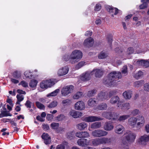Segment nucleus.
I'll use <instances>...</instances> for the list:
<instances>
[{
    "label": "nucleus",
    "mask_w": 149,
    "mask_h": 149,
    "mask_svg": "<svg viewBox=\"0 0 149 149\" xmlns=\"http://www.w3.org/2000/svg\"><path fill=\"white\" fill-rule=\"evenodd\" d=\"M57 104V102L56 101H54L50 103L48 107L49 108H54L56 106Z\"/></svg>",
    "instance_id": "8fccbe9b"
},
{
    "label": "nucleus",
    "mask_w": 149,
    "mask_h": 149,
    "mask_svg": "<svg viewBox=\"0 0 149 149\" xmlns=\"http://www.w3.org/2000/svg\"><path fill=\"white\" fill-rule=\"evenodd\" d=\"M92 75L91 72H87L83 74L81 76L80 79L81 80L85 81L90 79L91 76Z\"/></svg>",
    "instance_id": "ddd939ff"
},
{
    "label": "nucleus",
    "mask_w": 149,
    "mask_h": 149,
    "mask_svg": "<svg viewBox=\"0 0 149 149\" xmlns=\"http://www.w3.org/2000/svg\"><path fill=\"white\" fill-rule=\"evenodd\" d=\"M118 93V90L117 89H114L110 91L109 92L108 95L109 97H111V96L116 95Z\"/></svg>",
    "instance_id": "c9c22d12"
},
{
    "label": "nucleus",
    "mask_w": 149,
    "mask_h": 149,
    "mask_svg": "<svg viewBox=\"0 0 149 149\" xmlns=\"http://www.w3.org/2000/svg\"><path fill=\"white\" fill-rule=\"evenodd\" d=\"M107 104L105 103H102L98 106V108L100 110H106L107 108Z\"/></svg>",
    "instance_id": "4c0bfd02"
},
{
    "label": "nucleus",
    "mask_w": 149,
    "mask_h": 149,
    "mask_svg": "<svg viewBox=\"0 0 149 149\" xmlns=\"http://www.w3.org/2000/svg\"><path fill=\"white\" fill-rule=\"evenodd\" d=\"M121 72L124 76L126 75L127 73V67L126 65L124 66L122 68Z\"/></svg>",
    "instance_id": "49530a36"
},
{
    "label": "nucleus",
    "mask_w": 149,
    "mask_h": 149,
    "mask_svg": "<svg viewBox=\"0 0 149 149\" xmlns=\"http://www.w3.org/2000/svg\"><path fill=\"white\" fill-rule=\"evenodd\" d=\"M93 39L91 38L90 37L85 40L84 44L85 46L89 47H92L93 45Z\"/></svg>",
    "instance_id": "a211bd4d"
},
{
    "label": "nucleus",
    "mask_w": 149,
    "mask_h": 149,
    "mask_svg": "<svg viewBox=\"0 0 149 149\" xmlns=\"http://www.w3.org/2000/svg\"><path fill=\"white\" fill-rule=\"evenodd\" d=\"M104 71L102 69H94L91 71L92 75L94 74L96 77H100L102 76L104 73Z\"/></svg>",
    "instance_id": "f8f14e48"
},
{
    "label": "nucleus",
    "mask_w": 149,
    "mask_h": 149,
    "mask_svg": "<svg viewBox=\"0 0 149 149\" xmlns=\"http://www.w3.org/2000/svg\"><path fill=\"white\" fill-rule=\"evenodd\" d=\"M65 116L63 114H60L57 117V120L59 121H61L65 118Z\"/></svg>",
    "instance_id": "69168bd1"
},
{
    "label": "nucleus",
    "mask_w": 149,
    "mask_h": 149,
    "mask_svg": "<svg viewBox=\"0 0 149 149\" xmlns=\"http://www.w3.org/2000/svg\"><path fill=\"white\" fill-rule=\"evenodd\" d=\"M37 82V81L36 80H31L29 84V85L31 88L35 87L36 86Z\"/></svg>",
    "instance_id": "ea45409f"
},
{
    "label": "nucleus",
    "mask_w": 149,
    "mask_h": 149,
    "mask_svg": "<svg viewBox=\"0 0 149 149\" xmlns=\"http://www.w3.org/2000/svg\"><path fill=\"white\" fill-rule=\"evenodd\" d=\"M141 2L143 3L139 6V9H143L147 8L148 7L147 3H149V0H141Z\"/></svg>",
    "instance_id": "bb28decb"
},
{
    "label": "nucleus",
    "mask_w": 149,
    "mask_h": 149,
    "mask_svg": "<svg viewBox=\"0 0 149 149\" xmlns=\"http://www.w3.org/2000/svg\"><path fill=\"white\" fill-rule=\"evenodd\" d=\"M19 84L22 85L23 87L25 88L27 87L28 86L27 83L26 81H21L20 83Z\"/></svg>",
    "instance_id": "0e129e2a"
},
{
    "label": "nucleus",
    "mask_w": 149,
    "mask_h": 149,
    "mask_svg": "<svg viewBox=\"0 0 149 149\" xmlns=\"http://www.w3.org/2000/svg\"><path fill=\"white\" fill-rule=\"evenodd\" d=\"M82 94L83 93L81 92H77L73 96V98L74 99H78L79 98L81 97Z\"/></svg>",
    "instance_id": "c03bdc74"
},
{
    "label": "nucleus",
    "mask_w": 149,
    "mask_h": 149,
    "mask_svg": "<svg viewBox=\"0 0 149 149\" xmlns=\"http://www.w3.org/2000/svg\"><path fill=\"white\" fill-rule=\"evenodd\" d=\"M130 105L129 103H124L123 110L128 109L130 108Z\"/></svg>",
    "instance_id": "6e6d98bb"
},
{
    "label": "nucleus",
    "mask_w": 149,
    "mask_h": 149,
    "mask_svg": "<svg viewBox=\"0 0 149 149\" xmlns=\"http://www.w3.org/2000/svg\"><path fill=\"white\" fill-rule=\"evenodd\" d=\"M88 104L90 107H93L96 104V102L94 98H90L88 101Z\"/></svg>",
    "instance_id": "7c9ffc66"
},
{
    "label": "nucleus",
    "mask_w": 149,
    "mask_h": 149,
    "mask_svg": "<svg viewBox=\"0 0 149 149\" xmlns=\"http://www.w3.org/2000/svg\"><path fill=\"white\" fill-rule=\"evenodd\" d=\"M44 81L47 85L48 88L51 87L55 84L54 82L51 79Z\"/></svg>",
    "instance_id": "f704fd0d"
},
{
    "label": "nucleus",
    "mask_w": 149,
    "mask_h": 149,
    "mask_svg": "<svg viewBox=\"0 0 149 149\" xmlns=\"http://www.w3.org/2000/svg\"><path fill=\"white\" fill-rule=\"evenodd\" d=\"M132 91H127L124 92L123 94L124 97L126 99H129L132 97Z\"/></svg>",
    "instance_id": "b1692460"
},
{
    "label": "nucleus",
    "mask_w": 149,
    "mask_h": 149,
    "mask_svg": "<svg viewBox=\"0 0 149 149\" xmlns=\"http://www.w3.org/2000/svg\"><path fill=\"white\" fill-rule=\"evenodd\" d=\"M82 56V53L80 50H75L73 51L70 55V62L72 64L76 62V60L73 61L72 60L75 59H80Z\"/></svg>",
    "instance_id": "20e7f679"
},
{
    "label": "nucleus",
    "mask_w": 149,
    "mask_h": 149,
    "mask_svg": "<svg viewBox=\"0 0 149 149\" xmlns=\"http://www.w3.org/2000/svg\"><path fill=\"white\" fill-rule=\"evenodd\" d=\"M65 145L63 143L58 145L56 148V149H65Z\"/></svg>",
    "instance_id": "680f3d73"
},
{
    "label": "nucleus",
    "mask_w": 149,
    "mask_h": 149,
    "mask_svg": "<svg viewBox=\"0 0 149 149\" xmlns=\"http://www.w3.org/2000/svg\"><path fill=\"white\" fill-rule=\"evenodd\" d=\"M71 100L69 99L64 100L61 102L62 104L64 106L69 105L71 104Z\"/></svg>",
    "instance_id": "58836bf2"
},
{
    "label": "nucleus",
    "mask_w": 149,
    "mask_h": 149,
    "mask_svg": "<svg viewBox=\"0 0 149 149\" xmlns=\"http://www.w3.org/2000/svg\"><path fill=\"white\" fill-rule=\"evenodd\" d=\"M128 122L129 124L130 125H135L136 124V117H131L128 119Z\"/></svg>",
    "instance_id": "c756f323"
},
{
    "label": "nucleus",
    "mask_w": 149,
    "mask_h": 149,
    "mask_svg": "<svg viewBox=\"0 0 149 149\" xmlns=\"http://www.w3.org/2000/svg\"><path fill=\"white\" fill-rule=\"evenodd\" d=\"M110 112H104L102 113V116L109 120H110Z\"/></svg>",
    "instance_id": "79ce46f5"
},
{
    "label": "nucleus",
    "mask_w": 149,
    "mask_h": 149,
    "mask_svg": "<svg viewBox=\"0 0 149 149\" xmlns=\"http://www.w3.org/2000/svg\"><path fill=\"white\" fill-rule=\"evenodd\" d=\"M120 149H128V142L125 139H122V143L120 146Z\"/></svg>",
    "instance_id": "c85d7f7f"
},
{
    "label": "nucleus",
    "mask_w": 149,
    "mask_h": 149,
    "mask_svg": "<svg viewBox=\"0 0 149 149\" xmlns=\"http://www.w3.org/2000/svg\"><path fill=\"white\" fill-rule=\"evenodd\" d=\"M32 103L29 100L26 101V103L25 104V105L28 108H30L31 107V104Z\"/></svg>",
    "instance_id": "774afa93"
},
{
    "label": "nucleus",
    "mask_w": 149,
    "mask_h": 149,
    "mask_svg": "<svg viewBox=\"0 0 149 149\" xmlns=\"http://www.w3.org/2000/svg\"><path fill=\"white\" fill-rule=\"evenodd\" d=\"M74 88V86L72 85L64 87L61 89V94L63 96H67L72 92Z\"/></svg>",
    "instance_id": "423d86ee"
},
{
    "label": "nucleus",
    "mask_w": 149,
    "mask_h": 149,
    "mask_svg": "<svg viewBox=\"0 0 149 149\" xmlns=\"http://www.w3.org/2000/svg\"><path fill=\"white\" fill-rule=\"evenodd\" d=\"M107 9L108 11L110 13H112L113 11L115 10V13H114V15H116L118 12V9L116 8H112L109 6H107Z\"/></svg>",
    "instance_id": "72a5a7b5"
},
{
    "label": "nucleus",
    "mask_w": 149,
    "mask_h": 149,
    "mask_svg": "<svg viewBox=\"0 0 149 149\" xmlns=\"http://www.w3.org/2000/svg\"><path fill=\"white\" fill-rule=\"evenodd\" d=\"M59 91V90L58 89H56L54 91L51 93H50L47 96H55L57 95V93H58Z\"/></svg>",
    "instance_id": "09e8293b"
},
{
    "label": "nucleus",
    "mask_w": 149,
    "mask_h": 149,
    "mask_svg": "<svg viewBox=\"0 0 149 149\" xmlns=\"http://www.w3.org/2000/svg\"><path fill=\"white\" fill-rule=\"evenodd\" d=\"M101 126V123L100 122H96L92 123L91 125V128L93 129H97Z\"/></svg>",
    "instance_id": "cd10ccee"
},
{
    "label": "nucleus",
    "mask_w": 149,
    "mask_h": 149,
    "mask_svg": "<svg viewBox=\"0 0 149 149\" xmlns=\"http://www.w3.org/2000/svg\"><path fill=\"white\" fill-rule=\"evenodd\" d=\"M97 90L95 89H94L89 91L87 93V95L88 97H92L95 94Z\"/></svg>",
    "instance_id": "e433bc0d"
},
{
    "label": "nucleus",
    "mask_w": 149,
    "mask_h": 149,
    "mask_svg": "<svg viewBox=\"0 0 149 149\" xmlns=\"http://www.w3.org/2000/svg\"><path fill=\"white\" fill-rule=\"evenodd\" d=\"M40 86L41 88H42L47 89L48 88L47 85L46 84V83L44 81H42L40 84Z\"/></svg>",
    "instance_id": "4d7b16f0"
},
{
    "label": "nucleus",
    "mask_w": 149,
    "mask_h": 149,
    "mask_svg": "<svg viewBox=\"0 0 149 149\" xmlns=\"http://www.w3.org/2000/svg\"><path fill=\"white\" fill-rule=\"evenodd\" d=\"M137 63L139 66L144 67L145 68L149 66V61L147 60H141L138 61H137Z\"/></svg>",
    "instance_id": "412c9836"
},
{
    "label": "nucleus",
    "mask_w": 149,
    "mask_h": 149,
    "mask_svg": "<svg viewBox=\"0 0 149 149\" xmlns=\"http://www.w3.org/2000/svg\"><path fill=\"white\" fill-rule=\"evenodd\" d=\"M144 89L146 91L149 92V84L147 83L144 84Z\"/></svg>",
    "instance_id": "e2e57ef3"
},
{
    "label": "nucleus",
    "mask_w": 149,
    "mask_h": 149,
    "mask_svg": "<svg viewBox=\"0 0 149 149\" xmlns=\"http://www.w3.org/2000/svg\"><path fill=\"white\" fill-rule=\"evenodd\" d=\"M108 132L103 130L97 129L91 132L92 136L95 137H100L106 136Z\"/></svg>",
    "instance_id": "39448f33"
},
{
    "label": "nucleus",
    "mask_w": 149,
    "mask_h": 149,
    "mask_svg": "<svg viewBox=\"0 0 149 149\" xmlns=\"http://www.w3.org/2000/svg\"><path fill=\"white\" fill-rule=\"evenodd\" d=\"M143 75V72L141 71H139L134 76V77L136 79H138L140 78Z\"/></svg>",
    "instance_id": "3c124183"
},
{
    "label": "nucleus",
    "mask_w": 149,
    "mask_h": 149,
    "mask_svg": "<svg viewBox=\"0 0 149 149\" xmlns=\"http://www.w3.org/2000/svg\"><path fill=\"white\" fill-rule=\"evenodd\" d=\"M85 62L84 61H81L79 63L76 65V68L77 69H79L84 65Z\"/></svg>",
    "instance_id": "5fc2aeb1"
},
{
    "label": "nucleus",
    "mask_w": 149,
    "mask_h": 149,
    "mask_svg": "<svg viewBox=\"0 0 149 149\" xmlns=\"http://www.w3.org/2000/svg\"><path fill=\"white\" fill-rule=\"evenodd\" d=\"M87 139H78L77 141L78 144L82 147H85L88 144L87 142Z\"/></svg>",
    "instance_id": "5701e85b"
},
{
    "label": "nucleus",
    "mask_w": 149,
    "mask_h": 149,
    "mask_svg": "<svg viewBox=\"0 0 149 149\" xmlns=\"http://www.w3.org/2000/svg\"><path fill=\"white\" fill-rule=\"evenodd\" d=\"M11 116V114L10 113H8L7 111H3L0 114V118L8 116Z\"/></svg>",
    "instance_id": "37998d69"
},
{
    "label": "nucleus",
    "mask_w": 149,
    "mask_h": 149,
    "mask_svg": "<svg viewBox=\"0 0 149 149\" xmlns=\"http://www.w3.org/2000/svg\"><path fill=\"white\" fill-rule=\"evenodd\" d=\"M68 70L69 68L68 67L65 66L58 70V74L59 76H63L68 73Z\"/></svg>",
    "instance_id": "f3484780"
},
{
    "label": "nucleus",
    "mask_w": 149,
    "mask_h": 149,
    "mask_svg": "<svg viewBox=\"0 0 149 149\" xmlns=\"http://www.w3.org/2000/svg\"><path fill=\"white\" fill-rule=\"evenodd\" d=\"M108 56L107 54L103 52H101L98 55V58L100 59H102L106 58Z\"/></svg>",
    "instance_id": "a19ab883"
},
{
    "label": "nucleus",
    "mask_w": 149,
    "mask_h": 149,
    "mask_svg": "<svg viewBox=\"0 0 149 149\" xmlns=\"http://www.w3.org/2000/svg\"><path fill=\"white\" fill-rule=\"evenodd\" d=\"M103 128L106 131H111L113 128V126L111 122H106L104 125Z\"/></svg>",
    "instance_id": "6ab92c4d"
},
{
    "label": "nucleus",
    "mask_w": 149,
    "mask_h": 149,
    "mask_svg": "<svg viewBox=\"0 0 149 149\" xmlns=\"http://www.w3.org/2000/svg\"><path fill=\"white\" fill-rule=\"evenodd\" d=\"M92 145L94 146H97L102 144H109L111 142V139L106 137H102L90 140Z\"/></svg>",
    "instance_id": "f03ea898"
},
{
    "label": "nucleus",
    "mask_w": 149,
    "mask_h": 149,
    "mask_svg": "<svg viewBox=\"0 0 149 149\" xmlns=\"http://www.w3.org/2000/svg\"><path fill=\"white\" fill-rule=\"evenodd\" d=\"M124 130V127L121 125H117L115 129V132L118 134H122Z\"/></svg>",
    "instance_id": "4be33fe9"
},
{
    "label": "nucleus",
    "mask_w": 149,
    "mask_h": 149,
    "mask_svg": "<svg viewBox=\"0 0 149 149\" xmlns=\"http://www.w3.org/2000/svg\"><path fill=\"white\" fill-rule=\"evenodd\" d=\"M16 97L17 100L21 102L24 99V96L20 94H17V95Z\"/></svg>",
    "instance_id": "bf43d9fd"
},
{
    "label": "nucleus",
    "mask_w": 149,
    "mask_h": 149,
    "mask_svg": "<svg viewBox=\"0 0 149 149\" xmlns=\"http://www.w3.org/2000/svg\"><path fill=\"white\" fill-rule=\"evenodd\" d=\"M122 77L120 72L113 71L109 74L104 83L107 86H114L116 85V81Z\"/></svg>",
    "instance_id": "f257e3e1"
},
{
    "label": "nucleus",
    "mask_w": 149,
    "mask_h": 149,
    "mask_svg": "<svg viewBox=\"0 0 149 149\" xmlns=\"http://www.w3.org/2000/svg\"><path fill=\"white\" fill-rule=\"evenodd\" d=\"M41 137L44 140V142L46 144H49L51 143V137L48 134L43 133Z\"/></svg>",
    "instance_id": "dca6fc26"
},
{
    "label": "nucleus",
    "mask_w": 149,
    "mask_h": 149,
    "mask_svg": "<svg viewBox=\"0 0 149 149\" xmlns=\"http://www.w3.org/2000/svg\"><path fill=\"white\" fill-rule=\"evenodd\" d=\"M130 116L128 115H123L120 116L117 119L120 122H123L125 120L127 119L130 117Z\"/></svg>",
    "instance_id": "2f4dec72"
},
{
    "label": "nucleus",
    "mask_w": 149,
    "mask_h": 149,
    "mask_svg": "<svg viewBox=\"0 0 149 149\" xmlns=\"http://www.w3.org/2000/svg\"><path fill=\"white\" fill-rule=\"evenodd\" d=\"M134 50L133 47H130L128 48L126 52V54L127 56H129L130 54H133L134 52Z\"/></svg>",
    "instance_id": "de8ad7c7"
},
{
    "label": "nucleus",
    "mask_w": 149,
    "mask_h": 149,
    "mask_svg": "<svg viewBox=\"0 0 149 149\" xmlns=\"http://www.w3.org/2000/svg\"><path fill=\"white\" fill-rule=\"evenodd\" d=\"M144 83V81L142 80L135 81L134 83V86L136 88L141 87Z\"/></svg>",
    "instance_id": "473e14b6"
},
{
    "label": "nucleus",
    "mask_w": 149,
    "mask_h": 149,
    "mask_svg": "<svg viewBox=\"0 0 149 149\" xmlns=\"http://www.w3.org/2000/svg\"><path fill=\"white\" fill-rule=\"evenodd\" d=\"M69 115L74 118H79L82 116V113L79 111H77L72 110L70 111Z\"/></svg>",
    "instance_id": "9d476101"
},
{
    "label": "nucleus",
    "mask_w": 149,
    "mask_h": 149,
    "mask_svg": "<svg viewBox=\"0 0 149 149\" xmlns=\"http://www.w3.org/2000/svg\"><path fill=\"white\" fill-rule=\"evenodd\" d=\"M139 111V110L135 109L132 111L131 113L133 116H135L138 114Z\"/></svg>",
    "instance_id": "338daca9"
},
{
    "label": "nucleus",
    "mask_w": 149,
    "mask_h": 149,
    "mask_svg": "<svg viewBox=\"0 0 149 149\" xmlns=\"http://www.w3.org/2000/svg\"><path fill=\"white\" fill-rule=\"evenodd\" d=\"M108 93L107 92L101 91L99 93L97 96V99L98 101H104L107 98Z\"/></svg>",
    "instance_id": "1a4fd4ad"
},
{
    "label": "nucleus",
    "mask_w": 149,
    "mask_h": 149,
    "mask_svg": "<svg viewBox=\"0 0 149 149\" xmlns=\"http://www.w3.org/2000/svg\"><path fill=\"white\" fill-rule=\"evenodd\" d=\"M136 137V135L130 131H127L123 135L122 139H125L127 142H133Z\"/></svg>",
    "instance_id": "7ed1b4c3"
},
{
    "label": "nucleus",
    "mask_w": 149,
    "mask_h": 149,
    "mask_svg": "<svg viewBox=\"0 0 149 149\" xmlns=\"http://www.w3.org/2000/svg\"><path fill=\"white\" fill-rule=\"evenodd\" d=\"M119 115V114L117 113L114 112H110V119H112L113 120L117 119Z\"/></svg>",
    "instance_id": "a878e982"
},
{
    "label": "nucleus",
    "mask_w": 149,
    "mask_h": 149,
    "mask_svg": "<svg viewBox=\"0 0 149 149\" xmlns=\"http://www.w3.org/2000/svg\"><path fill=\"white\" fill-rule=\"evenodd\" d=\"M74 108L78 110H83L85 108L84 103L82 101L77 102L75 104Z\"/></svg>",
    "instance_id": "4468645a"
},
{
    "label": "nucleus",
    "mask_w": 149,
    "mask_h": 149,
    "mask_svg": "<svg viewBox=\"0 0 149 149\" xmlns=\"http://www.w3.org/2000/svg\"><path fill=\"white\" fill-rule=\"evenodd\" d=\"M36 104L37 107L39 109H45V106L39 102H36Z\"/></svg>",
    "instance_id": "a18cd8bd"
},
{
    "label": "nucleus",
    "mask_w": 149,
    "mask_h": 149,
    "mask_svg": "<svg viewBox=\"0 0 149 149\" xmlns=\"http://www.w3.org/2000/svg\"><path fill=\"white\" fill-rule=\"evenodd\" d=\"M66 136L68 139H72L73 138L74 135L72 132H70L67 133Z\"/></svg>",
    "instance_id": "13d9d810"
},
{
    "label": "nucleus",
    "mask_w": 149,
    "mask_h": 149,
    "mask_svg": "<svg viewBox=\"0 0 149 149\" xmlns=\"http://www.w3.org/2000/svg\"><path fill=\"white\" fill-rule=\"evenodd\" d=\"M51 126L53 129H56L59 126V124L57 123H53L51 124Z\"/></svg>",
    "instance_id": "864d4df0"
},
{
    "label": "nucleus",
    "mask_w": 149,
    "mask_h": 149,
    "mask_svg": "<svg viewBox=\"0 0 149 149\" xmlns=\"http://www.w3.org/2000/svg\"><path fill=\"white\" fill-rule=\"evenodd\" d=\"M13 76L14 77L18 79L21 77V75L20 72L15 71L13 73Z\"/></svg>",
    "instance_id": "603ef678"
},
{
    "label": "nucleus",
    "mask_w": 149,
    "mask_h": 149,
    "mask_svg": "<svg viewBox=\"0 0 149 149\" xmlns=\"http://www.w3.org/2000/svg\"><path fill=\"white\" fill-rule=\"evenodd\" d=\"M120 99L118 96H115L112 97L110 100V102L112 104L117 103L120 101Z\"/></svg>",
    "instance_id": "393cba45"
},
{
    "label": "nucleus",
    "mask_w": 149,
    "mask_h": 149,
    "mask_svg": "<svg viewBox=\"0 0 149 149\" xmlns=\"http://www.w3.org/2000/svg\"><path fill=\"white\" fill-rule=\"evenodd\" d=\"M75 135L79 138H87L90 136L89 133L86 131L79 132H77Z\"/></svg>",
    "instance_id": "2eb2a0df"
},
{
    "label": "nucleus",
    "mask_w": 149,
    "mask_h": 149,
    "mask_svg": "<svg viewBox=\"0 0 149 149\" xmlns=\"http://www.w3.org/2000/svg\"><path fill=\"white\" fill-rule=\"evenodd\" d=\"M148 141H149V135L145 134L141 136L138 140L139 144L143 146L146 145Z\"/></svg>",
    "instance_id": "0eeeda50"
},
{
    "label": "nucleus",
    "mask_w": 149,
    "mask_h": 149,
    "mask_svg": "<svg viewBox=\"0 0 149 149\" xmlns=\"http://www.w3.org/2000/svg\"><path fill=\"white\" fill-rule=\"evenodd\" d=\"M87 127V125L85 122H81L77 124L76 125V128L80 131L83 130Z\"/></svg>",
    "instance_id": "aec40b11"
},
{
    "label": "nucleus",
    "mask_w": 149,
    "mask_h": 149,
    "mask_svg": "<svg viewBox=\"0 0 149 149\" xmlns=\"http://www.w3.org/2000/svg\"><path fill=\"white\" fill-rule=\"evenodd\" d=\"M103 119L99 117L96 116H90L85 118L84 120L87 122H92L97 121H100Z\"/></svg>",
    "instance_id": "9b49d317"
},
{
    "label": "nucleus",
    "mask_w": 149,
    "mask_h": 149,
    "mask_svg": "<svg viewBox=\"0 0 149 149\" xmlns=\"http://www.w3.org/2000/svg\"><path fill=\"white\" fill-rule=\"evenodd\" d=\"M114 51L116 52H118L119 53H122L123 52V49L120 47H117L114 49Z\"/></svg>",
    "instance_id": "052dcab7"
},
{
    "label": "nucleus",
    "mask_w": 149,
    "mask_h": 149,
    "mask_svg": "<svg viewBox=\"0 0 149 149\" xmlns=\"http://www.w3.org/2000/svg\"><path fill=\"white\" fill-rule=\"evenodd\" d=\"M136 122L137 126L141 127L143 126L145 123L144 117L141 115H139L136 117Z\"/></svg>",
    "instance_id": "6e6552de"
}]
</instances>
